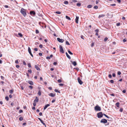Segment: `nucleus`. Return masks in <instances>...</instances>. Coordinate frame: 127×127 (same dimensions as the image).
Segmentation results:
<instances>
[{"label": "nucleus", "mask_w": 127, "mask_h": 127, "mask_svg": "<svg viewBox=\"0 0 127 127\" xmlns=\"http://www.w3.org/2000/svg\"><path fill=\"white\" fill-rule=\"evenodd\" d=\"M99 31V30L98 29H97L96 30H95V32H96V33H97V32H98Z\"/></svg>", "instance_id": "48"}, {"label": "nucleus", "mask_w": 127, "mask_h": 127, "mask_svg": "<svg viewBox=\"0 0 127 127\" xmlns=\"http://www.w3.org/2000/svg\"><path fill=\"white\" fill-rule=\"evenodd\" d=\"M27 82L30 85H33V82L31 81L28 80L27 81Z\"/></svg>", "instance_id": "9"}, {"label": "nucleus", "mask_w": 127, "mask_h": 127, "mask_svg": "<svg viewBox=\"0 0 127 127\" xmlns=\"http://www.w3.org/2000/svg\"><path fill=\"white\" fill-rule=\"evenodd\" d=\"M38 94L39 96H40L41 94V92L40 91V90H39L38 92Z\"/></svg>", "instance_id": "22"}, {"label": "nucleus", "mask_w": 127, "mask_h": 127, "mask_svg": "<svg viewBox=\"0 0 127 127\" xmlns=\"http://www.w3.org/2000/svg\"><path fill=\"white\" fill-rule=\"evenodd\" d=\"M33 105L34 106H36V103L33 101Z\"/></svg>", "instance_id": "40"}, {"label": "nucleus", "mask_w": 127, "mask_h": 127, "mask_svg": "<svg viewBox=\"0 0 127 127\" xmlns=\"http://www.w3.org/2000/svg\"><path fill=\"white\" fill-rule=\"evenodd\" d=\"M23 112V111L22 110H20L19 111V113H21Z\"/></svg>", "instance_id": "56"}, {"label": "nucleus", "mask_w": 127, "mask_h": 127, "mask_svg": "<svg viewBox=\"0 0 127 127\" xmlns=\"http://www.w3.org/2000/svg\"><path fill=\"white\" fill-rule=\"evenodd\" d=\"M39 99H38V97H35V99L34 100V102H35L36 103L38 102V101Z\"/></svg>", "instance_id": "15"}, {"label": "nucleus", "mask_w": 127, "mask_h": 127, "mask_svg": "<svg viewBox=\"0 0 127 127\" xmlns=\"http://www.w3.org/2000/svg\"><path fill=\"white\" fill-rule=\"evenodd\" d=\"M58 41L60 42L63 43L64 41V40L63 39H61L59 38H57Z\"/></svg>", "instance_id": "6"}, {"label": "nucleus", "mask_w": 127, "mask_h": 127, "mask_svg": "<svg viewBox=\"0 0 127 127\" xmlns=\"http://www.w3.org/2000/svg\"><path fill=\"white\" fill-rule=\"evenodd\" d=\"M39 54L40 56H42V54L41 53H39Z\"/></svg>", "instance_id": "63"}, {"label": "nucleus", "mask_w": 127, "mask_h": 127, "mask_svg": "<svg viewBox=\"0 0 127 127\" xmlns=\"http://www.w3.org/2000/svg\"><path fill=\"white\" fill-rule=\"evenodd\" d=\"M65 17L67 19L69 20H71V18L70 17H69L67 16H66Z\"/></svg>", "instance_id": "20"}, {"label": "nucleus", "mask_w": 127, "mask_h": 127, "mask_svg": "<svg viewBox=\"0 0 127 127\" xmlns=\"http://www.w3.org/2000/svg\"><path fill=\"white\" fill-rule=\"evenodd\" d=\"M18 34L19 36L21 37L23 36L22 34L21 33H19Z\"/></svg>", "instance_id": "28"}, {"label": "nucleus", "mask_w": 127, "mask_h": 127, "mask_svg": "<svg viewBox=\"0 0 127 127\" xmlns=\"http://www.w3.org/2000/svg\"><path fill=\"white\" fill-rule=\"evenodd\" d=\"M23 64L24 65H26V63L25 61H23Z\"/></svg>", "instance_id": "49"}, {"label": "nucleus", "mask_w": 127, "mask_h": 127, "mask_svg": "<svg viewBox=\"0 0 127 127\" xmlns=\"http://www.w3.org/2000/svg\"><path fill=\"white\" fill-rule=\"evenodd\" d=\"M100 122L101 123H106L107 122V121L105 119H101Z\"/></svg>", "instance_id": "5"}, {"label": "nucleus", "mask_w": 127, "mask_h": 127, "mask_svg": "<svg viewBox=\"0 0 127 127\" xmlns=\"http://www.w3.org/2000/svg\"><path fill=\"white\" fill-rule=\"evenodd\" d=\"M46 58L47 59H50V57H46Z\"/></svg>", "instance_id": "64"}, {"label": "nucleus", "mask_w": 127, "mask_h": 127, "mask_svg": "<svg viewBox=\"0 0 127 127\" xmlns=\"http://www.w3.org/2000/svg\"><path fill=\"white\" fill-rule=\"evenodd\" d=\"M64 3L65 4H68V2L67 1H65L64 2Z\"/></svg>", "instance_id": "30"}, {"label": "nucleus", "mask_w": 127, "mask_h": 127, "mask_svg": "<svg viewBox=\"0 0 127 127\" xmlns=\"http://www.w3.org/2000/svg\"><path fill=\"white\" fill-rule=\"evenodd\" d=\"M35 32L36 33H38L39 32V31L38 30H36Z\"/></svg>", "instance_id": "45"}, {"label": "nucleus", "mask_w": 127, "mask_h": 127, "mask_svg": "<svg viewBox=\"0 0 127 127\" xmlns=\"http://www.w3.org/2000/svg\"><path fill=\"white\" fill-rule=\"evenodd\" d=\"M35 107H32V109L33 110H35Z\"/></svg>", "instance_id": "61"}, {"label": "nucleus", "mask_w": 127, "mask_h": 127, "mask_svg": "<svg viewBox=\"0 0 127 127\" xmlns=\"http://www.w3.org/2000/svg\"><path fill=\"white\" fill-rule=\"evenodd\" d=\"M58 83H60L61 82H62V81L61 80L59 79L58 80Z\"/></svg>", "instance_id": "44"}, {"label": "nucleus", "mask_w": 127, "mask_h": 127, "mask_svg": "<svg viewBox=\"0 0 127 127\" xmlns=\"http://www.w3.org/2000/svg\"><path fill=\"white\" fill-rule=\"evenodd\" d=\"M60 50V52H61L62 53H64V51L62 46L60 45L59 46Z\"/></svg>", "instance_id": "4"}, {"label": "nucleus", "mask_w": 127, "mask_h": 127, "mask_svg": "<svg viewBox=\"0 0 127 127\" xmlns=\"http://www.w3.org/2000/svg\"><path fill=\"white\" fill-rule=\"evenodd\" d=\"M20 12L24 17H25L27 15L26 10L23 8H21Z\"/></svg>", "instance_id": "1"}, {"label": "nucleus", "mask_w": 127, "mask_h": 127, "mask_svg": "<svg viewBox=\"0 0 127 127\" xmlns=\"http://www.w3.org/2000/svg\"><path fill=\"white\" fill-rule=\"evenodd\" d=\"M56 101V100L55 99H53L52 101V103H54V102H55Z\"/></svg>", "instance_id": "57"}, {"label": "nucleus", "mask_w": 127, "mask_h": 127, "mask_svg": "<svg viewBox=\"0 0 127 127\" xmlns=\"http://www.w3.org/2000/svg\"><path fill=\"white\" fill-rule=\"evenodd\" d=\"M112 76L113 77H114L115 76V73H113L112 74Z\"/></svg>", "instance_id": "54"}, {"label": "nucleus", "mask_w": 127, "mask_h": 127, "mask_svg": "<svg viewBox=\"0 0 127 127\" xmlns=\"http://www.w3.org/2000/svg\"><path fill=\"white\" fill-rule=\"evenodd\" d=\"M68 53H69V54H70V55H72L73 54V53L71 51H70L69 50H68Z\"/></svg>", "instance_id": "34"}, {"label": "nucleus", "mask_w": 127, "mask_h": 127, "mask_svg": "<svg viewBox=\"0 0 127 127\" xmlns=\"http://www.w3.org/2000/svg\"><path fill=\"white\" fill-rule=\"evenodd\" d=\"M72 64L75 66H76L77 64L76 62L75 61L73 62Z\"/></svg>", "instance_id": "23"}, {"label": "nucleus", "mask_w": 127, "mask_h": 127, "mask_svg": "<svg viewBox=\"0 0 127 127\" xmlns=\"http://www.w3.org/2000/svg\"><path fill=\"white\" fill-rule=\"evenodd\" d=\"M108 77L110 78H111L112 77V75H111V74H109L108 75Z\"/></svg>", "instance_id": "47"}, {"label": "nucleus", "mask_w": 127, "mask_h": 127, "mask_svg": "<svg viewBox=\"0 0 127 127\" xmlns=\"http://www.w3.org/2000/svg\"><path fill=\"white\" fill-rule=\"evenodd\" d=\"M50 105L49 104H46V105H45L44 108V110H45V109H46L49 106H50Z\"/></svg>", "instance_id": "14"}, {"label": "nucleus", "mask_w": 127, "mask_h": 127, "mask_svg": "<svg viewBox=\"0 0 127 127\" xmlns=\"http://www.w3.org/2000/svg\"><path fill=\"white\" fill-rule=\"evenodd\" d=\"M122 92L123 93H126V91L125 90H123V91H122Z\"/></svg>", "instance_id": "55"}, {"label": "nucleus", "mask_w": 127, "mask_h": 127, "mask_svg": "<svg viewBox=\"0 0 127 127\" xmlns=\"http://www.w3.org/2000/svg\"><path fill=\"white\" fill-rule=\"evenodd\" d=\"M30 14L32 15H34L35 14V13L34 11H31L30 12Z\"/></svg>", "instance_id": "16"}, {"label": "nucleus", "mask_w": 127, "mask_h": 127, "mask_svg": "<svg viewBox=\"0 0 127 127\" xmlns=\"http://www.w3.org/2000/svg\"><path fill=\"white\" fill-rule=\"evenodd\" d=\"M104 16H105V15H104V14H101L100 15H99L98 17V18H100L101 17H104Z\"/></svg>", "instance_id": "19"}, {"label": "nucleus", "mask_w": 127, "mask_h": 127, "mask_svg": "<svg viewBox=\"0 0 127 127\" xmlns=\"http://www.w3.org/2000/svg\"><path fill=\"white\" fill-rule=\"evenodd\" d=\"M5 99L7 101H8L9 99V97L8 96H6L5 97Z\"/></svg>", "instance_id": "36"}, {"label": "nucleus", "mask_w": 127, "mask_h": 127, "mask_svg": "<svg viewBox=\"0 0 127 127\" xmlns=\"http://www.w3.org/2000/svg\"><path fill=\"white\" fill-rule=\"evenodd\" d=\"M120 25V23H118L116 24V26H118Z\"/></svg>", "instance_id": "39"}, {"label": "nucleus", "mask_w": 127, "mask_h": 127, "mask_svg": "<svg viewBox=\"0 0 127 127\" xmlns=\"http://www.w3.org/2000/svg\"><path fill=\"white\" fill-rule=\"evenodd\" d=\"M94 45V43L93 42L92 43V44H91V46L92 47Z\"/></svg>", "instance_id": "51"}, {"label": "nucleus", "mask_w": 127, "mask_h": 127, "mask_svg": "<svg viewBox=\"0 0 127 127\" xmlns=\"http://www.w3.org/2000/svg\"><path fill=\"white\" fill-rule=\"evenodd\" d=\"M92 7V5H88L87 6V8H91Z\"/></svg>", "instance_id": "32"}, {"label": "nucleus", "mask_w": 127, "mask_h": 127, "mask_svg": "<svg viewBox=\"0 0 127 127\" xmlns=\"http://www.w3.org/2000/svg\"><path fill=\"white\" fill-rule=\"evenodd\" d=\"M23 120V118L22 117H21L19 118V120L20 121H22Z\"/></svg>", "instance_id": "33"}, {"label": "nucleus", "mask_w": 127, "mask_h": 127, "mask_svg": "<svg viewBox=\"0 0 127 127\" xmlns=\"http://www.w3.org/2000/svg\"><path fill=\"white\" fill-rule=\"evenodd\" d=\"M39 47L40 48H42V44H40L39 45Z\"/></svg>", "instance_id": "52"}, {"label": "nucleus", "mask_w": 127, "mask_h": 127, "mask_svg": "<svg viewBox=\"0 0 127 127\" xmlns=\"http://www.w3.org/2000/svg\"><path fill=\"white\" fill-rule=\"evenodd\" d=\"M28 66L29 67H31V65L30 63H29L28 64Z\"/></svg>", "instance_id": "41"}, {"label": "nucleus", "mask_w": 127, "mask_h": 127, "mask_svg": "<svg viewBox=\"0 0 127 127\" xmlns=\"http://www.w3.org/2000/svg\"><path fill=\"white\" fill-rule=\"evenodd\" d=\"M38 119L40 121L41 123L43 124V125H45V126H46V125L43 122V121L40 118H38Z\"/></svg>", "instance_id": "10"}, {"label": "nucleus", "mask_w": 127, "mask_h": 127, "mask_svg": "<svg viewBox=\"0 0 127 127\" xmlns=\"http://www.w3.org/2000/svg\"><path fill=\"white\" fill-rule=\"evenodd\" d=\"M81 4L80 3H78L77 4V6L78 7H80L81 5Z\"/></svg>", "instance_id": "25"}, {"label": "nucleus", "mask_w": 127, "mask_h": 127, "mask_svg": "<svg viewBox=\"0 0 127 127\" xmlns=\"http://www.w3.org/2000/svg\"><path fill=\"white\" fill-rule=\"evenodd\" d=\"M108 39V38L107 37H106L104 38V41L106 42L107 40Z\"/></svg>", "instance_id": "29"}, {"label": "nucleus", "mask_w": 127, "mask_h": 127, "mask_svg": "<svg viewBox=\"0 0 127 127\" xmlns=\"http://www.w3.org/2000/svg\"><path fill=\"white\" fill-rule=\"evenodd\" d=\"M117 74L118 75H119L121 74V73L120 71H119L118 72Z\"/></svg>", "instance_id": "43"}, {"label": "nucleus", "mask_w": 127, "mask_h": 127, "mask_svg": "<svg viewBox=\"0 0 127 127\" xmlns=\"http://www.w3.org/2000/svg\"><path fill=\"white\" fill-rule=\"evenodd\" d=\"M78 81L80 85H82L83 83V82L81 80L79 77L78 78Z\"/></svg>", "instance_id": "7"}, {"label": "nucleus", "mask_w": 127, "mask_h": 127, "mask_svg": "<svg viewBox=\"0 0 127 127\" xmlns=\"http://www.w3.org/2000/svg\"><path fill=\"white\" fill-rule=\"evenodd\" d=\"M66 56L68 59H71L70 57L67 52L66 53Z\"/></svg>", "instance_id": "17"}, {"label": "nucleus", "mask_w": 127, "mask_h": 127, "mask_svg": "<svg viewBox=\"0 0 127 127\" xmlns=\"http://www.w3.org/2000/svg\"><path fill=\"white\" fill-rule=\"evenodd\" d=\"M28 52H29V53L30 54V55H31V56L32 57H33V55L31 53V49L30 48V47H29L28 48Z\"/></svg>", "instance_id": "8"}, {"label": "nucleus", "mask_w": 127, "mask_h": 127, "mask_svg": "<svg viewBox=\"0 0 127 127\" xmlns=\"http://www.w3.org/2000/svg\"><path fill=\"white\" fill-rule=\"evenodd\" d=\"M126 41V39H124L123 40V42H125Z\"/></svg>", "instance_id": "62"}, {"label": "nucleus", "mask_w": 127, "mask_h": 127, "mask_svg": "<svg viewBox=\"0 0 127 127\" xmlns=\"http://www.w3.org/2000/svg\"><path fill=\"white\" fill-rule=\"evenodd\" d=\"M56 13L57 14H60L61 13V12L60 11H56Z\"/></svg>", "instance_id": "27"}, {"label": "nucleus", "mask_w": 127, "mask_h": 127, "mask_svg": "<svg viewBox=\"0 0 127 127\" xmlns=\"http://www.w3.org/2000/svg\"><path fill=\"white\" fill-rule=\"evenodd\" d=\"M95 109L96 111H100L101 110V109L100 107L97 105L95 107Z\"/></svg>", "instance_id": "2"}, {"label": "nucleus", "mask_w": 127, "mask_h": 127, "mask_svg": "<svg viewBox=\"0 0 127 127\" xmlns=\"http://www.w3.org/2000/svg\"><path fill=\"white\" fill-rule=\"evenodd\" d=\"M35 68L38 70H40V68H39V67L38 66V65H35Z\"/></svg>", "instance_id": "11"}, {"label": "nucleus", "mask_w": 127, "mask_h": 127, "mask_svg": "<svg viewBox=\"0 0 127 127\" xmlns=\"http://www.w3.org/2000/svg\"><path fill=\"white\" fill-rule=\"evenodd\" d=\"M79 17L77 16H76V18L75 19V22L77 24L78 23V19H79Z\"/></svg>", "instance_id": "12"}, {"label": "nucleus", "mask_w": 127, "mask_h": 127, "mask_svg": "<svg viewBox=\"0 0 127 127\" xmlns=\"http://www.w3.org/2000/svg\"><path fill=\"white\" fill-rule=\"evenodd\" d=\"M28 72L29 73H31L32 72V71L31 69H30L28 70Z\"/></svg>", "instance_id": "35"}, {"label": "nucleus", "mask_w": 127, "mask_h": 127, "mask_svg": "<svg viewBox=\"0 0 127 127\" xmlns=\"http://www.w3.org/2000/svg\"><path fill=\"white\" fill-rule=\"evenodd\" d=\"M15 63H16V64H18L19 62H18V60H16L15 61Z\"/></svg>", "instance_id": "50"}, {"label": "nucleus", "mask_w": 127, "mask_h": 127, "mask_svg": "<svg viewBox=\"0 0 127 127\" xmlns=\"http://www.w3.org/2000/svg\"><path fill=\"white\" fill-rule=\"evenodd\" d=\"M103 114H102V112H99L97 114V117L99 118H100L103 117Z\"/></svg>", "instance_id": "3"}, {"label": "nucleus", "mask_w": 127, "mask_h": 127, "mask_svg": "<svg viewBox=\"0 0 127 127\" xmlns=\"http://www.w3.org/2000/svg\"><path fill=\"white\" fill-rule=\"evenodd\" d=\"M116 5V4H111L110 5V6H114Z\"/></svg>", "instance_id": "46"}, {"label": "nucleus", "mask_w": 127, "mask_h": 127, "mask_svg": "<svg viewBox=\"0 0 127 127\" xmlns=\"http://www.w3.org/2000/svg\"><path fill=\"white\" fill-rule=\"evenodd\" d=\"M57 64V63L56 62H54L53 63V64L54 65H56V64Z\"/></svg>", "instance_id": "53"}, {"label": "nucleus", "mask_w": 127, "mask_h": 127, "mask_svg": "<svg viewBox=\"0 0 127 127\" xmlns=\"http://www.w3.org/2000/svg\"><path fill=\"white\" fill-rule=\"evenodd\" d=\"M120 112H122L123 111V109L122 108H121L120 109Z\"/></svg>", "instance_id": "60"}, {"label": "nucleus", "mask_w": 127, "mask_h": 127, "mask_svg": "<svg viewBox=\"0 0 127 127\" xmlns=\"http://www.w3.org/2000/svg\"><path fill=\"white\" fill-rule=\"evenodd\" d=\"M54 91L56 92H58L59 93H60V91H58V90L57 89H55L54 90Z\"/></svg>", "instance_id": "21"}, {"label": "nucleus", "mask_w": 127, "mask_h": 127, "mask_svg": "<svg viewBox=\"0 0 127 127\" xmlns=\"http://www.w3.org/2000/svg\"><path fill=\"white\" fill-rule=\"evenodd\" d=\"M98 8V7L97 6H95L94 7V8L95 9H97Z\"/></svg>", "instance_id": "37"}, {"label": "nucleus", "mask_w": 127, "mask_h": 127, "mask_svg": "<svg viewBox=\"0 0 127 127\" xmlns=\"http://www.w3.org/2000/svg\"><path fill=\"white\" fill-rule=\"evenodd\" d=\"M49 95L52 97H54L55 96V94L51 93L49 94Z\"/></svg>", "instance_id": "13"}, {"label": "nucleus", "mask_w": 127, "mask_h": 127, "mask_svg": "<svg viewBox=\"0 0 127 127\" xmlns=\"http://www.w3.org/2000/svg\"><path fill=\"white\" fill-rule=\"evenodd\" d=\"M65 43H66V45H70V44L68 42V41H66Z\"/></svg>", "instance_id": "31"}, {"label": "nucleus", "mask_w": 127, "mask_h": 127, "mask_svg": "<svg viewBox=\"0 0 127 127\" xmlns=\"http://www.w3.org/2000/svg\"><path fill=\"white\" fill-rule=\"evenodd\" d=\"M33 87L32 86H29V88L31 89V90H32V89Z\"/></svg>", "instance_id": "26"}, {"label": "nucleus", "mask_w": 127, "mask_h": 127, "mask_svg": "<svg viewBox=\"0 0 127 127\" xmlns=\"http://www.w3.org/2000/svg\"><path fill=\"white\" fill-rule=\"evenodd\" d=\"M59 85L60 86H62L64 85V84H59Z\"/></svg>", "instance_id": "59"}, {"label": "nucleus", "mask_w": 127, "mask_h": 127, "mask_svg": "<svg viewBox=\"0 0 127 127\" xmlns=\"http://www.w3.org/2000/svg\"><path fill=\"white\" fill-rule=\"evenodd\" d=\"M9 92L11 94H12L13 92V90H11L9 91Z\"/></svg>", "instance_id": "38"}, {"label": "nucleus", "mask_w": 127, "mask_h": 127, "mask_svg": "<svg viewBox=\"0 0 127 127\" xmlns=\"http://www.w3.org/2000/svg\"><path fill=\"white\" fill-rule=\"evenodd\" d=\"M50 90H51L52 89V88L51 87H49L48 88Z\"/></svg>", "instance_id": "58"}, {"label": "nucleus", "mask_w": 127, "mask_h": 127, "mask_svg": "<svg viewBox=\"0 0 127 127\" xmlns=\"http://www.w3.org/2000/svg\"><path fill=\"white\" fill-rule=\"evenodd\" d=\"M103 115H104L105 117H107L108 119H109L110 118V117L108 116L107 115L104 114H103Z\"/></svg>", "instance_id": "24"}, {"label": "nucleus", "mask_w": 127, "mask_h": 127, "mask_svg": "<svg viewBox=\"0 0 127 127\" xmlns=\"http://www.w3.org/2000/svg\"><path fill=\"white\" fill-rule=\"evenodd\" d=\"M110 82L112 83H113L114 81L113 80H110Z\"/></svg>", "instance_id": "42"}, {"label": "nucleus", "mask_w": 127, "mask_h": 127, "mask_svg": "<svg viewBox=\"0 0 127 127\" xmlns=\"http://www.w3.org/2000/svg\"><path fill=\"white\" fill-rule=\"evenodd\" d=\"M119 104L120 103L119 102H117L116 104L115 105L117 107H118L119 106Z\"/></svg>", "instance_id": "18"}]
</instances>
